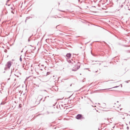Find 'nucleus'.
I'll list each match as a JSON object with an SVG mask.
<instances>
[{"label":"nucleus","instance_id":"obj_1","mask_svg":"<svg viewBox=\"0 0 130 130\" xmlns=\"http://www.w3.org/2000/svg\"><path fill=\"white\" fill-rule=\"evenodd\" d=\"M75 118L77 120H80L84 119L85 118L83 117V115L81 114H78L75 117Z\"/></svg>","mask_w":130,"mask_h":130},{"label":"nucleus","instance_id":"obj_2","mask_svg":"<svg viewBox=\"0 0 130 130\" xmlns=\"http://www.w3.org/2000/svg\"><path fill=\"white\" fill-rule=\"evenodd\" d=\"M11 65V62L10 61H8L7 63V64H6V66H7L8 68L9 69H10V67Z\"/></svg>","mask_w":130,"mask_h":130},{"label":"nucleus","instance_id":"obj_3","mask_svg":"<svg viewBox=\"0 0 130 130\" xmlns=\"http://www.w3.org/2000/svg\"><path fill=\"white\" fill-rule=\"evenodd\" d=\"M71 56V54L70 53H67L66 55L65 56V57H66L68 59H70Z\"/></svg>","mask_w":130,"mask_h":130},{"label":"nucleus","instance_id":"obj_4","mask_svg":"<svg viewBox=\"0 0 130 130\" xmlns=\"http://www.w3.org/2000/svg\"><path fill=\"white\" fill-rule=\"evenodd\" d=\"M76 62H77V63L76 64L77 65H76L77 66V69H78L80 68V62L78 61H76Z\"/></svg>","mask_w":130,"mask_h":130},{"label":"nucleus","instance_id":"obj_5","mask_svg":"<svg viewBox=\"0 0 130 130\" xmlns=\"http://www.w3.org/2000/svg\"><path fill=\"white\" fill-rule=\"evenodd\" d=\"M120 86V85H119V86H115L114 87H113L111 88H108V89H101V90H104L109 89H112V88H117V87H119Z\"/></svg>","mask_w":130,"mask_h":130},{"label":"nucleus","instance_id":"obj_6","mask_svg":"<svg viewBox=\"0 0 130 130\" xmlns=\"http://www.w3.org/2000/svg\"><path fill=\"white\" fill-rule=\"evenodd\" d=\"M31 15L32 16V17H30V16L28 17H26V19L27 20H28L30 18H32V17H34V15Z\"/></svg>","mask_w":130,"mask_h":130},{"label":"nucleus","instance_id":"obj_7","mask_svg":"<svg viewBox=\"0 0 130 130\" xmlns=\"http://www.w3.org/2000/svg\"><path fill=\"white\" fill-rule=\"evenodd\" d=\"M28 52V51H26V52L25 53V54L26 53L27 54L29 55V54H28V53L30 54L31 52H33H33L32 51V50H30V52Z\"/></svg>","mask_w":130,"mask_h":130},{"label":"nucleus","instance_id":"obj_8","mask_svg":"<svg viewBox=\"0 0 130 130\" xmlns=\"http://www.w3.org/2000/svg\"><path fill=\"white\" fill-rule=\"evenodd\" d=\"M42 96L41 95H39L38 97V98H41L40 99V100H39V101L40 102V101H41L42 99V97H41ZM40 102H39V103L38 104H39Z\"/></svg>","mask_w":130,"mask_h":130},{"label":"nucleus","instance_id":"obj_9","mask_svg":"<svg viewBox=\"0 0 130 130\" xmlns=\"http://www.w3.org/2000/svg\"><path fill=\"white\" fill-rule=\"evenodd\" d=\"M76 61H74L73 62H72V64H73L74 65H76L77 63Z\"/></svg>","mask_w":130,"mask_h":130},{"label":"nucleus","instance_id":"obj_10","mask_svg":"<svg viewBox=\"0 0 130 130\" xmlns=\"http://www.w3.org/2000/svg\"><path fill=\"white\" fill-rule=\"evenodd\" d=\"M6 102L5 101H2L1 103V105H4L6 103Z\"/></svg>","mask_w":130,"mask_h":130},{"label":"nucleus","instance_id":"obj_11","mask_svg":"<svg viewBox=\"0 0 130 130\" xmlns=\"http://www.w3.org/2000/svg\"><path fill=\"white\" fill-rule=\"evenodd\" d=\"M66 60L69 63H72V61L70 59H67V58H66Z\"/></svg>","mask_w":130,"mask_h":130},{"label":"nucleus","instance_id":"obj_12","mask_svg":"<svg viewBox=\"0 0 130 130\" xmlns=\"http://www.w3.org/2000/svg\"><path fill=\"white\" fill-rule=\"evenodd\" d=\"M106 104L105 103H103L102 104V105L103 106V108H105V107L106 106Z\"/></svg>","mask_w":130,"mask_h":130},{"label":"nucleus","instance_id":"obj_13","mask_svg":"<svg viewBox=\"0 0 130 130\" xmlns=\"http://www.w3.org/2000/svg\"><path fill=\"white\" fill-rule=\"evenodd\" d=\"M78 69H77V68L76 69L75 68L73 69H72V71H76Z\"/></svg>","mask_w":130,"mask_h":130},{"label":"nucleus","instance_id":"obj_14","mask_svg":"<svg viewBox=\"0 0 130 130\" xmlns=\"http://www.w3.org/2000/svg\"><path fill=\"white\" fill-rule=\"evenodd\" d=\"M22 56V55H21L20 57V60L21 62H22V58L21 57Z\"/></svg>","mask_w":130,"mask_h":130},{"label":"nucleus","instance_id":"obj_15","mask_svg":"<svg viewBox=\"0 0 130 130\" xmlns=\"http://www.w3.org/2000/svg\"><path fill=\"white\" fill-rule=\"evenodd\" d=\"M32 36H33V34H32V35L31 36H30L29 37V39H28V42H29L30 41V38H31V37Z\"/></svg>","mask_w":130,"mask_h":130},{"label":"nucleus","instance_id":"obj_16","mask_svg":"<svg viewBox=\"0 0 130 130\" xmlns=\"http://www.w3.org/2000/svg\"><path fill=\"white\" fill-rule=\"evenodd\" d=\"M50 74V72H47L46 73V76H47V75L49 74Z\"/></svg>","mask_w":130,"mask_h":130},{"label":"nucleus","instance_id":"obj_17","mask_svg":"<svg viewBox=\"0 0 130 130\" xmlns=\"http://www.w3.org/2000/svg\"><path fill=\"white\" fill-rule=\"evenodd\" d=\"M4 52L6 53L7 52V50L6 49H5L4 50Z\"/></svg>","mask_w":130,"mask_h":130},{"label":"nucleus","instance_id":"obj_18","mask_svg":"<svg viewBox=\"0 0 130 130\" xmlns=\"http://www.w3.org/2000/svg\"><path fill=\"white\" fill-rule=\"evenodd\" d=\"M8 68V67H5L4 68V70H6Z\"/></svg>","mask_w":130,"mask_h":130},{"label":"nucleus","instance_id":"obj_19","mask_svg":"<svg viewBox=\"0 0 130 130\" xmlns=\"http://www.w3.org/2000/svg\"><path fill=\"white\" fill-rule=\"evenodd\" d=\"M40 70H41V71H42L43 70L42 68H41L40 67H39V68H38Z\"/></svg>","mask_w":130,"mask_h":130},{"label":"nucleus","instance_id":"obj_20","mask_svg":"<svg viewBox=\"0 0 130 130\" xmlns=\"http://www.w3.org/2000/svg\"><path fill=\"white\" fill-rule=\"evenodd\" d=\"M40 65H41V64L40 63L38 65V67H39V68L40 67Z\"/></svg>","mask_w":130,"mask_h":130},{"label":"nucleus","instance_id":"obj_21","mask_svg":"<svg viewBox=\"0 0 130 130\" xmlns=\"http://www.w3.org/2000/svg\"><path fill=\"white\" fill-rule=\"evenodd\" d=\"M72 95V94L70 95L69 97L68 98V99L70 98Z\"/></svg>","mask_w":130,"mask_h":130},{"label":"nucleus","instance_id":"obj_22","mask_svg":"<svg viewBox=\"0 0 130 130\" xmlns=\"http://www.w3.org/2000/svg\"><path fill=\"white\" fill-rule=\"evenodd\" d=\"M125 82H126L127 83H128V81H125Z\"/></svg>","mask_w":130,"mask_h":130},{"label":"nucleus","instance_id":"obj_23","mask_svg":"<svg viewBox=\"0 0 130 130\" xmlns=\"http://www.w3.org/2000/svg\"><path fill=\"white\" fill-rule=\"evenodd\" d=\"M57 103V102H56L54 104H53V106H55V105H56V104Z\"/></svg>","mask_w":130,"mask_h":130},{"label":"nucleus","instance_id":"obj_24","mask_svg":"<svg viewBox=\"0 0 130 130\" xmlns=\"http://www.w3.org/2000/svg\"><path fill=\"white\" fill-rule=\"evenodd\" d=\"M126 128L127 130H128L129 129V127H128V126H127Z\"/></svg>","mask_w":130,"mask_h":130},{"label":"nucleus","instance_id":"obj_25","mask_svg":"<svg viewBox=\"0 0 130 130\" xmlns=\"http://www.w3.org/2000/svg\"><path fill=\"white\" fill-rule=\"evenodd\" d=\"M10 9L11 10H13V8L12 7H11L10 8Z\"/></svg>","mask_w":130,"mask_h":130},{"label":"nucleus","instance_id":"obj_26","mask_svg":"<svg viewBox=\"0 0 130 130\" xmlns=\"http://www.w3.org/2000/svg\"><path fill=\"white\" fill-rule=\"evenodd\" d=\"M21 92H22L21 90H19V93H20Z\"/></svg>","mask_w":130,"mask_h":130},{"label":"nucleus","instance_id":"obj_27","mask_svg":"<svg viewBox=\"0 0 130 130\" xmlns=\"http://www.w3.org/2000/svg\"><path fill=\"white\" fill-rule=\"evenodd\" d=\"M47 114H49L50 113L48 111H47Z\"/></svg>","mask_w":130,"mask_h":130},{"label":"nucleus","instance_id":"obj_28","mask_svg":"<svg viewBox=\"0 0 130 130\" xmlns=\"http://www.w3.org/2000/svg\"><path fill=\"white\" fill-rule=\"evenodd\" d=\"M10 1V0H7L6 2L7 3L8 2Z\"/></svg>","mask_w":130,"mask_h":130},{"label":"nucleus","instance_id":"obj_29","mask_svg":"<svg viewBox=\"0 0 130 130\" xmlns=\"http://www.w3.org/2000/svg\"><path fill=\"white\" fill-rule=\"evenodd\" d=\"M36 48V47H34V49H33L32 50H33V51H34V50H35V49Z\"/></svg>","mask_w":130,"mask_h":130},{"label":"nucleus","instance_id":"obj_30","mask_svg":"<svg viewBox=\"0 0 130 130\" xmlns=\"http://www.w3.org/2000/svg\"><path fill=\"white\" fill-rule=\"evenodd\" d=\"M59 11H61L62 12H64V11H63V10H59Z\"/></svg>","mask_w":130,"mask_h":130},{"label":"nucleus","instance_id":"obj_31","mask_svg":"<svg viewBox=\"0 0 130 130\" xmlns=\"http://www.w3.org/2000/svg\"><path fill=\"white\" fill-rule=\"evenodd\" d=\"M41 66L43 67L44 66V65L43 64H42L41 65Z\"/></svg>","mask_w":130,"mask_h":130},{"label":"nucleus","instance_id":"obj_32","mask_svg":"<svg viewBox=\"0 0 130 130\" xmlns=\"http://www.w3.org/2000/svg\"><path fill=\"white\" fill-rule=\"evenodd\" d=\"M16 76L18 77H19V76L18 75H16L15 74H14Z\"/></svg>","mask_w":130,"mask_h":130},{"label":"nucleus","instance_id":"obj_33","mask_svg":"<svg viewBox=\"0 0 130 130\" xmlns=\"http://www.w3.org/2000/svg\"><path fill=\"white\" fill-rule=\"evenodd\" d=\"M29 77H27L26 79V80L27 79H28Z\"/></svg>","mask_w":130,"mask_h":130},{"label":"nucleus","instance_id":"obj_34","mask_svg":"<svg viewBox=\"0 0 130 130\" xmlns=\"http://www.w3.org/2000/svg\"><path fill=\"white\" fill-rule=\"evenodd\" d=\"M10 79V78H8L7 79V80H9Z\"/></svg>","mask_w":130,"mask_h":130},{"label":"nucleus","instance_id":"obj_35","mask_svg":"<svg viewBox=\"0 0 130 130\" xmlns=\"http://www.w3.org/2000/svg\"><path fill=\"white\" fill-rule=\"evenodd\" d=\"M120 124H119V125H121V123H120Z\"/></svg>","mask_w":130,"mask_h":130},{"label":"nucleus","instance_id":"obj_36","mask_svg":"<svg viewBox=\"0 0 130 130\" xmlns=\"http://www.w3.org/2000/svg\"><path fill=\"white\" fill-rule=\"evenodd\" d=\"M92 7H94V8H96V7L95 6H92Z\"/></svg>","mask_w":130,"mask_h":130},{"label":"nucleus","instance_id":"obj_37","mask_svg":"<svg viewBox=\"0 0 130 130\" xmlns=\"http://www.w3.org/2000/svg\"><path fill=\"white\" fill-rule=\"evenodd\" d=\"M121 125L122 126V127H123V126L124 125L123 124H122Z\"/></svg>","mask_w":130,"mask_h":130},{"label":"nucleus","instance_id":"obj_38","mask_svg":"<svg viewBox=\"0 0 130 130\" xmlns=\"http://www.w3.org/2000/svg\"><path fill=\"white\" fill-rule=\"evenodd\" d=\"M27 20L26 19L25 21V22H26Z\"/></svg>","mask_w":130,"mask_h":130},{"label":"nucleus","instance_id":"obj_39","mask_svg":"<svg viewBox=\"0 0 130 130\" xmlns=\"http://www.w3.org/2000/svg\"><path fill=\"white\" fill-rule=\"evenodd\" d=\"M46 97H47V96H45V98L44 99H45H45L46 98Z\"/></svg>","mask_w":130,"mask_h":130},{"label":"nucleus","instance_id":"obj_40","mask_svg":"<svg viewBox=\"0 0 130 130\" xmlns=\"http://www.w3.org/2000/svg\"><path fill=\"white\" fill-rule=\"evenodd\" d=\"M45 99H44V100H43V102L45 100Z\"/></svg>","mask_w":130,"mask_h":130},{"label":"nucleus","instance_id":"obj_41","mask_svg":"<svg viewBox=\"0 0 130 130\" xmlns=\"http://www.w3.org/2000/svg\"><path fill=\"white\" fill-rule=\"evenodd\" d=\"M120 85H121V87H122V84H120Z\"/></svg>","mask_w":130,"mask_h":130},{"label":"nucleus","instance_id":"obj_42","mask_svg":"<svg viewBox=\"0 0 130 130\" xmlns=\"http://www.w3.org/2000/svg\"><path fill=\"white\" fill-rule=\"evenodd\" d=\"M123 6V5H121V7H122Z\"/></svg>","mask_w":130,"mask_h":130},{"label":"nucleus","instance_id":"obj_43","mask_svg":"<svg viewBox=\"0 0 130 130\" xmlns=\"http://www.w3.org/2000/svg\"><path fill=\"white\" fill-rule=\"evenodd\" d=\"M10 4H9L8 5V6H10Z\"/></svg>","mask_w":130,"mask_h":130},{"label":"nucleus","instance_id":"obj_44","mask_svg":"<svg viewBox=\"0 0 130 130\" xmlns=\"http://www.w3.org/2000/svg\"><path fill=\"white\" fill-rule=\"evenodd\" d=\"M115 126H114L113 127H112V128H115Z\"/></svg>","mask_w":130,"mask_h":130},{"label":"nucleus","instance_id":"obj_45","mask_svg":"<svg viewBox=\"0 0 130 130\" xmlns=\"http://www.w3.org/2000/svg\"><path fill=\"white\" fill-rule=\"evenodd\" d=\"M11 12H12V13H14V12H13V11H11Z\"/></svg>","mask_w":130,"mask_h":130},{"label":"nucleus","instance_id":"obj_46","mask_svg":"<svg viewBox=\"0 0 130 130\" xmlns=\"http://www.w3.org/2000/svg\"><path fill=\"white\" fill-rule=\"evenodd\" d=\"M78 0V1L79 2H80V0Z\"/></svg>","mask_w":130,"mask_h":130},{"label":"nucleus","instance_id":"obj_47","mask_svg":"<svg viewBox=\"0 0 130 130\" xmlns=\"http://www.w3.org/2000/svg\"><path fill=\"white\" fill-rule=\"evenodd\" d=\"M97 71H95V72L96 73V72H97Z\"/></svg>","mask_w":130,"mask_h":130},{"label":"nucleus","instance_id":"obj_48","mask_svg":"<svg viewBox=\"0 0 130 130\" xmlns=\"http://www.w3.org/2000/svg\"><path fill=\"white\" fill-rule=\"evenodd\" d=\"M58 26V25H57L56 26V28H57V27Z\"/></svg>","mask_w":130,"mask_h":130},{"label":"nucleus","instance_id":"obj_49","mask_svg":"<svg viewBox=\"0 0 130 130\" xmlns=\"http://www.w3.org/2000/svg\"><path fill=\"white\" fill-rule=\"evenodd\" d=\"M23 50L21 51V52H23Z\"/></svg>","mask_w":130,"mask_h":130},{"label":"nucleus","instance_id":"obj_50","mask_svg":"<svg viewBox=\"0 0 130 130\" xmlns=\"http://www.w3.org/2000/svg\"><path fill=\"white\" fill-rule=\"evenodd\" d=\"M30 45V46H31V47H33V46H32L31 45Z\"/></svg>","mask_w":130,"mask_h":130},{"label":"nucleus","instance_id":"obj_51","mask_svg":"<svg viewBox=\"0 0 130 130\" xmlns=\"http://www.w3.org/2000/svg\"><path fill=\"white\" fill-rule=\"evenodd\" d=\"M44 91H46V90H44Z\"/></svg>","mask_w":130,"mask_h":130},{"label":"nucleus","instance_id":"obj_52","mask_svg":"<svg viewBox=\"0 0 130 130\" xmlns=\"http://www.w3.org/2000/svg\"><path fill=\"white\" fill-rule=\"evenodd\" d=\"M19 73L20 74H21V73H20V72H19Z\"/></svg>","mask_w":130,"mask_h":130},{"label":"nucleus","instance_id":"obj_53","mask_svg":"<svg viewBox=\"0 0 130 130\" xmlns=\"http://www.w3.org/2000/svg\"><path fill=\"white\" fill-rule=\"evenodd\" d=\"M129 124H130V121L129 122Z\"/></svg>","mask_w":130,"mask_h":130},{"label":"nucleus","instance_id":"obj_54","mask_svg":"<svg viewBox=\"0 0 130 130\" xmlns=\"http://www.w3.org/2000/svg\"><path fill=\"white\" fill-rule=\"evenodd\" d=\"M126 125H128V124L127 123H126Z\"/></svg>","mask_w":130,"mask_h":130},{"label":"nucleus","instance_id":"obj_55","mask_svg":"<svg viewBox=\"0 0 130 130\" xmlns=\"http://www.w3.org/2000/svg\"><path fill=\"white\" fill-rule=\"evenodd\" d=\"M54 113V112H51V113Z\"/></svg>","mask_w":130,"mask_h":130},{"label":"nucleus","instance_id":"obj_56","mask_svg":"<svg viewBox=\"0 0 130 130\" xmlns=\"http://www.w3.org/2000/svg\"><path fill=\"white\" fill-rule=\"evenodd\" d=\"M27 57H29V56H28H28H27Z\"/></svg>","mask_w":130,"mask_h":130},{"label":"nucleus","instance_id":"obj_57","mask_svg":"<svg viewBox=\"0 0 130 130\" xmlns=\"http://www.w3.org/2000/svg\"><path fill=\"white\" fill-rule=\"evenodd\" d=\"M27 57H29V56H28H28H27Z\"/></svg>","mask_w":130,"mask_h":130},{"label":"nucleus","instance_id":"obj_58","mask_svg":"<svg viewBox=\"0 0 130 130\" xmlns=\"http://www.w3.org/2000/svg\"><path fill=\"white\" fill-rule=\"evenodd\" d=\"M122 109V108H120V110H121V109Z\"/></svg>","mask_w":130,"mask_h":130},{"label":"nucleus","instance_id":"obj_59","mask_svg":"<svg viewBox=\"0 0 130 130\" xmlns=\"http://www.w3.org/2000/svg\"><path fill=\"white\" fill-rule=\"evenodd\" d=\"M0 92L1 93H2L1 91V90H0Z\"/></svg>","mask_w":130,"mask_h":130},{"label":"nucleus","instance_id":"obj_60","mask_svg":"<svg viewBox=\"0 0 130 130\" xmlns=\"http://www.w3.org/2000/svg\"><path fill=\"white\" fill-rule=\"evenodd\" d=\"M113 90H109V91H112Z\"/></svg>","mask_w":130,"mask_h":130},{"label":"nucleus","instance_id":"obj_61","mask_svg":"<svg viewBox=\"0 0 130 130\" xmlns=\"http://www.w3.org/2000/svg\"><path fill=\"white\" fill-rule=\"evenodd\" d=\"M88 69V68H86V69Z\"/></svg>","mask_w":130,"mask_h":130},{"label":"nucleus","instance_id":"obj_62","mask_svg":"<svg viewBox=\"0 0 130 130\" xmlns=\"http://www.w3.org/2000/svg\"><path fill=\"white\" fill-rule=\"evenodd\" d=\"M5 71H4V72H3V73H5Z\"/></svg>","mask_w":130,"mask_h":130},{"label":"nucleus","instance_id":"obj_63","mask_svg":"<svg viewBox=\"0 0 130 130\" xmlns=\"http://www.w3.org/2000/svg\"><path fill=\"white\" fill-rule=\"evenodd\" d=\"M122 128H123V127H122V128H120V129H121Z\"/></svg>","mask_w":130,"mask_h":130},{"label":"nucleus","instance_id":"obj_64","mask_svg":"<svg viewBox=\"0 0 130 130\" xmlns=\"http://www.w3.org/2000/svg\"><path fill=\"white\" fill-rule=\"evenodd\" d=\"M3 48H4V47L3 46L2 47Z\"/></svg>","mask_w":130,"mask_h":130}]
</instances>
